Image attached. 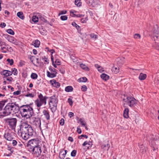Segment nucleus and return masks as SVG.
<instances>
[{
	"label": "nucleus",
	"instance_id": "nucleus-58",
	"mask_svg": "<svg viewBox=\"0 0 159 159\" xmlns=\"http://www.w3.org/2000/svg\"><path fill=\"white\" fill-rule=\"evenodd\" d=\"M6 44L5 42H2L1 40H0V46L1 47L2 46H5L6 45Z\"/></svg>",
	"mask_w": 159,
	"mask_h": 159
},
{
	"label": "nucleus",
	"instance_id": "nucleus-48",
	"mask_svg": "<svg viewBox=\"0 0 159 159\" xmlns=\"http://www.w3.org/2000/svg\"><path fill=\"white\" fill-rule=\"evenodd\" d=\"M90 36L92 38H94L95 39H96L97 38V35H96L94 33H92L90 34Z\"/></svg>",
	"mask_w": 159,
	"mask_h": 159
},
{
	"label": "nucleus",
	"instance_id": "nucleus-27",
	"mask_svg": "<svg viewBox=\"0 0 159 159\" xmlns=\"http://www.w3.org/2000/svg\"><path fill=\"white\" fill-rule=\"evenodd\" d=\"M17 15L19 18L22 20H23L25 18L22 12L20 11L18 12L17 14Z\"/></svg>",
	"mask_w": 159,
	"mask_h": 159
},
{
	"label": "nucleus",
	"instance_id": "nucleus-31",
	"mask_svg": "<svg viewBox=\"0 0 159 159\" xmlns=\"http://www.w3.org/2000/svg\"><path fill=\"white\" fill-rule=\"evenodd\" d=\"M87 80V79L86 77L80 78L78 79L79 82H85Z\"/></svg>",
	"mask_w": 159,
	"mask_h": 159
},
{
	"label": "nucleus",
	"instance_id": "nucleus-37",
	"mask_svg": "<svg viewBox=\"0 0 159 159\" xmlns=\"http://www.w3.org/2000/svg\"><path fill=\"white\" fill-rule=\"evenodd\" d=\"M49 69L50 71L54 72L55 74H57V73L56 70L54 68H52L51 66L49 67Z\"/></svg>",
	"mask_w": 159,
	"mask_h": 159
},
{
	"label": "nucleus",
	"instance_id": "nucleus-63",
	"mask_svg": "<svg viewBox=\"0 0 159 159\" xmlns=\"http://www.w3.org/2000/svg\"><path fill=\"white\" fill-rule=\"evenodd\" d=\"M77 132L79 134H80L81 133L82 131L80 128L77 127Z\"/></svg>",
	"mask_w": 159,
	"mask_h": 159
},
{
	"label": "nucleus",
	"instance_id": "nucleus-24",
	"mask_svg": "<svg viewBox=\"0 0 159 159\" xmlns=\"http://www.w3.org/2000/svg\"><path fill=\"white\" fill-rule=\"evenodd\" d=\"M71 24L73 26L75 27L76 28L78 32L80 33L81 30L80 27L77 25L75 22H72Z\"/></svg>",
	"mask_w": 159,
	"mask_h": 159
},
{
	"label": "nucleus",
	"instance_id": "nucleus-15",
	"mask_svg": "<svg viewBox=\"0 0 159 159\" xmlns=\"http://www.w3.org/2000/svg\"><path fill=\"white\" fill-rule=\"evenodd\" d=\"M50 112L48 110H44L43 111V114L47 120L50 119Z\"/></svg>",
	"mask_w": 159,
	"mask_h": 159
},
{
	"label": "nucleus",
	"instance_id": "nucleus-32",
	"mask_svg": "<svg viewBox=\"0 0 159 159\" xmlns=\"http://www.w3.org/2000/svg\"><path fill=\"white\" fill-rule=\"evenodd\" d=\"M5 46L7 47L6 50L7 51L11 52L13 51V49L11 47L8 45L6 44Z\"/></svg>",
	"mask_w": 159,
	"mask_h": 159
},
{
	"label": "nucleus",
	"instance_id": "nucleus-3",
	"mask_svg": "<svg viewBox=\"0 0 159 159\" xmlns=\"http://www.w3.org/2000/svg\"><path fill=\"white\" fill-rule=\"evenodd\" d=\"M17 106H18V104H16V103H8L5 107L4 109L5 112L4 113L6 114V116H8L12 113H16V111L15 109Z\"/></svg>",
	"mask_w": 159,
	"mask_h": 159
},
{
	"label": "nucleus",
	"instance_id": "nucleus-25",
	"mask_svg": "<svg viewBox=\"0 0 159 159\" xmlns=\"http://www.w3.org/2000/svg\"><path fill=\"white\" fill-rule=\"evenodd\" d=\"M5 111L4 108L0 110V118H3L4 117L6 116V114H5Z\"/></svg>",
	"mask_w": 159,
	"mask_h": 159
},
{
	"label": "nucleus",
	"instance_id": "nucleus-40",
	"mask_svg": "<svg viewBox=\"0 0 159 159\" xmlns=\"http://www.w3.org/2000/svg\"><path fill=\"white\" fill-rule=\"evenodd\" d=\"M76 153V150H73L71 153V156L72 157H74L75 156Z\"/></svg>",
	"mask_w": 159,
	"mask_h": 159
},
{
	"label": "nucleus",
	"instance_id": "nucleus-43",
	"mask_svg": "<svg viewBox=\"0 0 159 159\" xmlns=\"http://www.w3.org/2000/svg\"><path fill=\"white\" fill-rule=\"evenodd\" d=\"M79 121L80 122L81 124L83 126H85L86 125V123L84 122V121L81 118L79 120Z\"/></svg>",
	"mask_w": 159,
	"mask_h": 159
},
{
	"label": "nucleus",
	"instance_id": "nucleus-19",
	"mask_svg": "<svg viewBox=\"0 0 159 159\" xmlns=\"http://www.w3.org/2000/svg\"><path fill=\"white\" fill-rule=\"evenodd\" d=\"M7 102V100H3L0 101V110L3 108L5 103Z\"/></svg>",
	"mask_w": 159,
	"mask_h": 159
},
{
	"label": "nucleus",
	"instance_id": "nucleus-64",
	"mask_svg": "<svg viewBox=\"0 0 159 159\" xmlns=\"http://www.w3.org/2000/svg\"><path fill=\"white\" fill-rule=\"evenodd\" d=\"M55 62L56 64H57L58 65H60L61 62L60 61H59V60H58V59H56Z\"/></svg>",
	"mask_w": 159,
	"mask_h": 159
},
{
	"label": "nucleus",
	"instance_id": "nucleus-10",
	"mask_svg": "<svg viewBox=\"0 0 159 159\" xmlns=\"http://www.w3.org/2000/svg\"><path fill=\"white\" fill-rule=\"evenodd\" d=\"M14 133L11 130H7L5 131L3 137L8 141H11L14 139Z\"/></svg>",
	"mask_w": 159,
	"mask_h": 159
},
{
	"label": "nucleus",
	"instance_id": "nucleus-46",
	"mask_svg": "<svg viewBox=\"0 0 159 159\" xmlns=\"http://www.w3.org/2000/svg\"><path fill=\"white\" fill-rule=\"evenodd\" d=\"M35 95L34 94L32 93H29L28 94H27L25 95V96L26 97H30L31 98H33L34 97Z\"/></svg>",
	"mask_w": 159,
	"mask_h": 159
},
{
	"label": "nucleus",
	"instance_id": "nucleus-16",
	"mask_svg": "<svg viewBox=\"0 0 159 159\" xmlns=\"http://www.w3.org/2000/svg\"><path fill=\"white\" fill-rule=\"evenodd\" d=\"M66 155L65 154L64 152V150L63 149H61L60 151L59 155L58 156V157L60 159H64V158L65 157Z\"/></svg>",
	"mask_w": 159,
	"mask_h": 159
},
{
	"label": "nucleus",
	"instance_id": "nucleus-36",
	"mask_svg": "<svg viewBox=\"0 0 159 159\" xmlns=\"http://www.w3.org/2000/svg\"><path fill=\"white\" fill-rule=\"evenodd\" d=\"M86 2L88 5L90 6L92 5L93 4V3H94V0H86Z\"/></svg>",
	"mask_w": 159,
	"mask_h": 159
},
{
	"label": "nucleus",
	"instance_id": "nucleus-53",
	"mask_svg": "<svg viewBox=\"0 0 159 159\" xmlns=\"http://www.w3.org/2000/svg\"><path fill=\"white\" fill-rule=\"evenodd\" d=\"M68 102L70 106H72V105L73 102L71 99L69 98L68 99Z\"/></svg>",
	"mask_w": 159,
	"mask_h": 159
},
{
	"label": "nucleus",
	"instance_id": "nucleus-2",
	"mask_svg": "<svg viewBox=\"0 0 159 159\" xmlns=\"http://www.w3.org/2000/svg\"><path fill=\"white\" fill-rule=\"evenodd\" d=\"M32 104L22 105L20 107L17 106L18 110L20 111V113L22 117L26 119L30 118L34 113L33 109L31 106Z\"/></svg>",
	"mask_w": 159,
	"mask_h": 159
},
{
	"label": "nucleus",
	"instance_id": "nucleus-20",
	"mask_svg": "<svg viewBox=\"0 0 159 159\" xmlns=\"http://www.w3.org/2000/svg\"><path fill=\"white\" fill-rule=\"evenodd\" d=\"M129 110L128 108H126L125 109L123 112V116L125 118H127L129 117Z\"/></svg>",
	"mask_w": 159,
	"mask_h": 159
},
{
	"label": "nucleus",
	"instance_id": "nucleus-34",
	"mask_svg": "<svg viewBox=\"0 0 159 159\" xmlns=\"http://www.w3.org/2000/svg\"><path fill=\"white\" fill-rule=\"evenodd\" d=\"M31 77L33 79H35L37 78L38 75L36 73H33L31 75Z\"/></svg>",
	"mask_w": 159,
	"mask_h": 159
},
{
	"label": "nucleus",
	"instance_id": "nucleus-56",
	"mask_svg": "<svg viewBox=\"0 0 159 159\" xmlns=\"http://www.w3.org/2000/svg\"><path fill=\"white\" fill-rule=\"evenodd\" d=\"M17 143L18 142L16 140H14L12 141V144L13 146H16Z\"/></svg>",
	"mask_w": 159,
	"mask_h": 159
},
{
	"label": "nucleus",
	"instance_id": "nucleus-21",
	"mask_svg": "<svg viewBox=\"0 0 159 159\" xmlns=\"http://www.w3.org/2000/svg\"><path fill=\"white\" fill-rule=\"evenodd\" d=\"M147 77V75L145 74L140 73L139 76V79L141 80H145Z\"/></svg>",
	"mask_w": 159,
	"mask_h": 159
},
{
	"label": "nucleus",
	"instance_id": "nucleus-14",
	"mask_svg": "<svg viewBox=\"0 0 159 159\" xmlns=\"http://www.w3.org/2000/svg\"><path fill=\"white\" fill-rule=\"evenodd\" d=\"M50 82L53 86L56 88H58L60 86V84L59 82H57L56 80L54 79L50 80Z\"/></svg>",
	"mask_w": 159,
	"mask_h": 159
},
{
	"label": "nucleus",
	"instance_id": "nucleus-28",
	"mask_svg": "<svg viewBox=\"0 0 159 159\" xmlns=\"http://www.w3.org/2000/svg\"><path fill=\"white\" fill-rule=\"evenodd\" d=\"M112 70L115 74H116L119 71V68L118 67H114L112 68Z\"/></svg>",
	"mask_w": 159,
	"mask_h": 159
},
{
	"label": "nucleus",
	"instance_id": "nucleus-30",
	"mask_svg": "<svg viewBox=\"0 0 159 159\" xmlns=\"http://www.w3.org/2000/svg\"><path fill=\"white\" fill-rule=\"evenodd\" d=\"M80 67L83 69L84 70H89V68L87 66L81 63L80 64Z\"/></svg>",
	"mask_w": 159,
	"mask_h": 159
},
{
	"label": "nucleus",
	"instance_id": "nucleus-60",
	"mask_svg": "<svg viewBox=\"0 0 159 159\" xmlns=\"http://www.w3.org/2000/svg\"><path fill=\"white\" fill-rule=\"evenodd\" d=\"M48 51L51 52V56L52 55L53 53L55 52V51L54 49H52L50 50H48Z\"/></svg>",
	"mask_w": 159,
	"mask_h": 159
},
{
	"label": "nucleus",
	"instance_id": "nucleus-22",
	"mask_svg": "<svg viewBox=\"0 0 159 159\" xmlns=\"http://www.w3.org/2000/svg\"><path fill=\"white\" fill-rule=\"evenodd\" d=\"M101 78L103 80L106 81L108 80L109 78V76L106 74H102L101 75Z\"/></svg>",
	"mask_w": 159,
	"mask_h": 159
},
{
	"label": "nucleus",
	"instance_id": "nucleus-52",
	"mask_svg": "<svg viewBox=\"0 0 159 159\" xmlns=\"http://www.w3.org/2000/svg\"><path fill=\"white\" fill-rule=\"evenodd\" d=\"M64 123L65 121L62 118L60 120L59 123L61 125H63L64 124Z\"/></svg>",
	"mask_w": 159,
	"mask_h": 159
},
{
	"label": "nucleus",
	"instance_id": "nucleus-51",
	"mask_svg": "<svg viewBox=\"0 0 159 159\" xmlns=\"http://www.w3.org/2000/svg\"><path fill=\"white\" fill-rule=\"evenodd\" d=\"M153 46L156 49L159 51V43L155 44L153 45Z\"/></svg>",
	"mask_w": 159,
	"mask_h": 159
},
{
	"label": "nucleus",
	"instance_id": "nucleus-39",
	"mask_svg": "<svg viewBox=\"0 0 159 159\" xmlns=\"http://www.w3.org/2000/svg\"><path fill=\"white\" fill-rule=\"evenodd\" d=\"M87 87L85 85H84L81 86V90L83 92H85L87 90Z\"/></svg>",
	"mask_w": 159,
	"mask_h": 159
},
{
	"label": "nucleus",
	"instance_id": "nucleus-54",
	"mask_svg": "<svg viewBox=\"0 0 159 159\" xmlns=\"http://www.w3.org/2000/svg\"><path fill=\"white\" fill-rule=\"evenodd\" d=\"M20 91L19 90H17L16 91L14 92L13 93V94L14 95H18L20 94Z\"/></svg>",
	"mask_w": 159,
	"mask_h": 159
},
{
	"label": "nucleus",
	"instance_id": "nucleus-35",
	"mask_svg": "<svg viewBox=\"0 0 159 159\" xmlns=\"http://www.w3.org/2000/svg\"><path fill=\"white\" fill-rule=\"evenodd\" d=\"M7 32L9 34L14 35L15 34L14 31L11 29H8L7 30Z\"/></svg>",
	"mask_w": 159,
	"mask_h": 159
},
{
	"label": "nucleus",
	"instance_id": "nucleus-57",
	"mask_svg": "<svg viewBox=\"0 0 159 159\" xmlns=\"http://www.w3.org/2000/svg\"><path fill=\"white\" fill-rule=\"evenodd\" d=\"M0 26L2 28H4L6 26V24L4 22L1 23L0 24Z\"/></svg>",
	"mask_w": 159,
	"mask_h": 159
},
{
	"label": "nucleus",
	"instance_id": "nucleus-62",
	"mask_svg": "<svg viewBox=\"0 0 159 159\" xmlns=\"http://www.w3.org/2000/svg\"><path fill=\"white\" fill-rule=\"evenodd\" d=\"M68 115L70 118H71L72 116H74V114L73 113L71 112H70L68 113Z\"/></svg>",
	"mask_w": 159,
	"mask_h": 159
},
{
	"label": "nucleus",
	"instance_id": "nucleus-38",
	"mask_svg": "<svg viewBox=\"0 0 159 159\" xmlns=\"http://www.w3.org/2000/svg\"><path fill=\"white\" fill-rule=\"evenodd\" d=\"M7 61L8 62L10 65L11 66L13 64L14 61L12 59H10L9 58L7 60Z\"/></svg>",
	"mask_w": 159,
	"mask_h": 159
},
{
	"label": "nucleus",
	"instance_id": "nucleus-18",
	"mask_svg": "<svg viewBox=\"0 0 159 159\" xmlns=\"http://www.w3.org/2000/svg\"><path fill=\"white\" fill-rule=\"evenodd\" d=\"M93 145L91 141H89L88 142L87 141L84 142L82 144V146H85L86 145H88L87 146L88 148L89 149V148H90L92 147Z\"/></svg>",
	"mask_w": 159,
	"mask_h": 159
},
{
	"label": "nucleus",
	"instance_id": "nucleus-6",
	"mask_svg": "<svg viewBox=\"0 0 159 159\" xmlns=\"http://www.w3.org/2000/svg\"><path fill=\"white\" fill-rule=\"evenodd\" d=\"M39 142V140L37 139H34L30 140L26 145V147L28 151L38 146Z\"/></svg>",
	"mask_w": 159,
	"mask_h": 159
},
{
	"label": "nucleus",
	"instance_id": "nucleus-55",
	"mask_svg": "<svg viewBox=\"0 0 159 159\" xmlns=\"http://www.w3.org/2000/svg\"><path fill=\"white\" fill-rule=\"evenodd\" d=\"M42 59L43 60H44V61L48 64L49 63V60L48 59V58L46 57V56H44L43 57Z\"/></svg>",
	"mask_w": 159,
	"mask_h": 159
},
{
	"label": "nucleus",
	"instance_id": "nucleus-5",
	"mask_svg": "<svg viewBox=\"0 0 159 159\" xmlns=\"http://www.w3.org/2000/svg\"><path fill=\"white\" fill-rule=\"evenodd\" d=\"M124 96L123 100L130 107H133L137 104L138 101L131 95L124 94Z\"/></svg>",
	"mask_w": 159,
	"mask_h": 159
},
{
	"label": "nucleus",
	"instance_id": "nucleus-8",
	"mask_svg": "<svg viewBox=\"0 0 159 159\" xmlns=\"http://www.w3.org/2000/svg\"><path fill=\"white\" fill-rule=\"evenodd\" d=\"M30 123L33 125L41 129V120L39 118L36 117H30Z\"/></svg>",
	"mask_w": 159,
	"mask_h": 159
},
{
	"label": "nucleus",
	"instance_id": "nucleus-26",
	"mask_svg": "<svg viewBox=\"0 0 159 159\" xmlns=\"http://www.w3.org/2000/svg\"><path fill=\"white\" fill-rule=\"evenodd\" d=\"M47 76L49 77L50 78H54L56 76V74L54 73H51L48 71H47Z\"/></svg>",
	"mask_w": 159,
	"mask_h": 159
},
{
	"label": "nucleus",
	"instance_id": "nucleus-59",
	"mask_svg": "<svg viewBox=\"0 0 159 159\" xmlns=\"http://www.w3.org/2000/svg\"><path fill=\"white\" fill-rule=\"evenodd\" d=\"M83 16L82 15L79 14L78 15H76L75 14H73L74 17H81Z\"/></svg>",
	"mask_w": 159,
	"mask_h": 159
},
{
	"label": "nucleus",
	"instance_id": "nucleus-13",
	"mask_svg": "<svg viewBox=\"0 0 159 159\" xmlns=\"http://www.w3.org/2000/svg\"><path fill=\"white\" fill-rule=\"evenodd\" d=\"M0 74L1 75H4V77H7L11 75H12V72L8 70H4L0 72Z\"/></svg>",
	"mask_w": 159,
	"mask_h": 159
},
{
	"label": "nucleus",
	"instance_id": "nucleus-7",
	"mask_svg": "<svg viewBox=\"0 0 159 159\" xmlns=\"http://www.w3.org/2000/svg\"><path fill=\"white\" fill-rule=\"evenodd\" d=\"M5 120L11 129H15L17 122V119L16 118H7Z\"/></svg>",
	"mask_w": 159,
	"mask_h": 159
},
{
	"label": "nucleus",
	"instance_id": "nucleus-17",
	"mask_svg": "<svg viewBox=\"0 0 159 159\" xmlns=\"http://www.w3.org/2000/svg\"><path fill=\"white\" fill-rule=\"evenodd\" d=\"M40 42L37 39L32 42V44L35 47L38 48L40 45Z\"/></svg>",
	"mask_w": 159,
	"mask_h": 159
},
{
	"label": "nucleus",
	"instance_id": "nucleus-42",
	"mask_svg": "<svg viewBox=\"0 0 159 159\" xmlns=\"http://www.w3.org/2000/svg\"><path fill=\"white\" fill-rule=\"evenodd\" d=\"M88 20L87 17L85 18H82L81 19L80 21L82 23H85L86 22V21Z\"/></svg>",
	"mask_w": 159,
	"mask_h": 159
},
{
	"label": "nucleus",
	"instance_id": "nucleus-29",
	"mask_svg": "<svg viewBox=\"0 0 159 159\" xmlns=\"http://www.w3.org/2000/svg\"><path fill=\"white\" fill-rule=\"evenodd\" d=\"M32 21L34 23H36L39 21V18L36 16H34L32 18Z\"/></svg>",
	"mask_w": 159,
	"mask_h": 159
},
{
	"label": "nucleus",
	"instance_id": "nucleus-4",
	"mask_svg": "<svg viewBox=\"0 0 159 159\" xmlns=\"http://www.w3.org/2000/svg\"><path fill=\"white\" fill-rule=\"evenodd\" d=\"M38 98L34 101V103L37 107H40L43 104L46 105L47 99L48 98L45 96H43L41 93H38Z\"/></svg>",
	"mask_w": 159,
	"mask_h": 159
},
{
	"label": "nucleus",
	"instance_id": "nucleus-9",
	"mask_svg": "<svg viewBox=\"0 0 159 159\" xmlns=\"http://www.w3.org/2000/svg\"><path fill=\"white\" fill-rule=\"evenodd\" d=\"M30 152H32L33 155L36 157H38L41 154V150L39 145L32 148L30 151Z\"/></svg>",
	"mask_w": 159,
	"mask_h": 159
},
{
	"label": "nucleus",
	"instance_id": "nucleus-47",
	"mask_svg": "<svg viewBox=\"0 0 159 159\" xmlns=\"http://www.w3.org/2000/svg\"><path fill=\"white\" fill-rule=\"evenodd\" d=\"M67 13V11L66 10H64L60 11V12L58 14V16H60L61 15L66 14Z\"/></svg>",
	"mask_w": 159,
	"mask_h": 159
},
{
	"label": "nucleus",
	"instance_id": "nucleus-45",
	"mask_svg": "<svg viewBox=\"0 0 159 159\" xmlns=\"http://www.w3.org/2000/svg\"><path fill=\"white\" fill-rule=\"evenodd\" d=\"M68 17L66 16H62L60 17L61 19L62 20H65L67 19Z\"/></svg>",
	"mask_w": 159,
	"mask_h": 159
},
{
	"label": "nucleus",
	"instance_id": "nucleus-11",
	"mask_svg": "<svg viewBox=\"0 0 159 159\" xmlns=\"http://www.w3.org/2000/svg\"><path fill=\"white\" fill-rule=\"evenodd\" d=\"M50 100L49 101V104L50 105V103L53 104V106L55 107V110L57 109V104L58 101L55 95H53L50 97Z\"/></svg>",
	"mask_w": 159,
	"mask_h": 159
},
{
	"label": "nucleus",
	"instance_id": "nucleus-12",
	"mask_svg": "<svg viewBox=\"0 0 159 159\" xmlns=\"http://www.w3.org/2000/svg\"><path fill=\"white\" fill-rule=\"evenodd\" d=\"M125 58L123 57L118 58L116 59V62L117 65L121 66L123 65L125 62Z\"/></svg>",
	"mask_w": 159,
	"mask_h": 159
},
{
	"label": "nucleus",
	"instance_id": "nucleus-33",
	"mask_svg": "<svg viewBox=\"0 0 159 159\" xmlns=\"http://www.w3.org/2000/svg\"><path fill=\"white\" fill-rule=\"evenodd\" d=\"M75 4L78 7H80L81 5V2L80 0H75Z\"/></svg>",
	"mask_w": 159,
	"mask_h": 159
},
{
	"label": "nucleus",
	"instance_id": "nucleus-61",
	"mask_svg": "<svg viewBox=\"0 0 159 159\" xmlns=\"http://www.w3.org/2000/svg\"><path fill=\"white\" fill-rule=\"evenodd\" d=\"M41 20L43 21V22L47 23L48 21L45 18L43 17H41L40 18Z\"/></svg>",
	"mask_w": 159,
	"mask_h": 159
},
{
	"label": "nucleus",
	"instance_id": "nucleus-41",
	"mask_svg": "<svg viewBox=\"0 0 159 159\" xmlns=\"http://www.w3.org/2000/svg\"><path fill=\"white\" fill-rule=\"evenodd\" d=\"M17 70L16 68H13L11 69V71L12 72V74L13 73V74L14 75H16L17 74Z\"/></svg>",
	"mask_w": 159,
	"mask_h": 159
},
{
	"label": "nucleus",
	"instance_id": "nucleus-1",
	"mask_svg": "<svg viewBox=\"0 0 159 159\" xmlns=\"http://www.w3.org/2000/svg\"><path fill=\"white\" fill-rule=\"evenodd\" d=\"M20 130L18 134L25 140L30 138L33 135L34 131L32 126L26 122L21 123L20 125Z\"/></svg>",
	"mask_w": 159,
	"mask_h": 159
},
{
	"label": "nucleus",
	"instance_id": "nucleus-50",
	"mask_svg": "<svg viewBox=\"0 0 159 159\" xmlns=\"http://www.w3.org/2000/svg\"><path fill=\"white\" fill-rule=\"evenodd\" d=\"M3 78H4V80L6 79V80L9 81L10 82L11 81H12V80H13V78L11 77H8V78L4 77H3Z\"/></svg>",
	"mask_w": 159,
	"mask_h": 159
},
{
	"label": "nucleus",
	"instance_id": "nucleus-44",
	"mask_svg": "<svg viewBox=\"0 0 159 159\" xmlns=\"http://www.w3.org/2000/svg\"><path fill=\"white\" fill-rule=\"evenodd\" d=\"M134 37L136 39H139L140 38L141 36L139 34H135L134 35Z\"/></svg>",
	"mask_w": 159,
	"mask_h": 159
},
{
	"label": "nucleus",
	"instance_id": "nucleus-23",
	"mask_svg": "<svg viewBox=\"0 0 159 159\" xmlns=\"http://www.w3.org/2000/svg\"><path fill=\"white\" fill-rule=\"evenodd\" d=\"M73 88L72 86H68L65 88V90L67 92H71L73 91Z\"/></svg>",
	"mask_w": 159,
	"mask_h": 159
},
{
	"label": "nucleus",
	"instance_id": "nucleus-49",
	"mask_svg": "<svg viewBox=\"0 0 159 159\" xmlns=\"http://www.w3.org/2000/svg\"><path fill=\"white\" fill-rule=\"evenodd\" d=\"M82 137H84L86 139H87L88 138V136L85 134H82L80 135V136H79L78 137V138L81 139H82Z\"/></svg>",
	"mask_w": 159,
	"mask_h": 159
}]
</instances>
